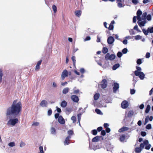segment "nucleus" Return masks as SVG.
Wrapping results in <instances>:
<instances>
[{"instance_id":"nucleus-16","label":"nucleus","mask_w":153,"mask_h":153,"mask_svg":"<svg viewBox=\"0 0 153 153\" xmlns=\"http://www.w3.org/2000/svg\"><path fill=\"white\" fill-rule=\"evenodd\" d=\"M58 121L61 124H63L65 123V121L62 117L60 115L58 118Z\"/></svg>"},{"instance_id":"nucleus-35","label":"nucleus","mask_w":153,"mask_h":153,"mask_svg":"<svg viewBox=\"0 0 153 153\" xmlns=\"http://www.w3.org/2000/svg\"><path fill=\"white\" fill-rule=\"evenodd\" d=\"M108 51V49L106 47H104L102 49V52L104 53H106Z\"/></svg>"},{"instance_id":"nucleus-45","label":"nucleus","mask_w":153,"mask_h":153,"mask_svg":"<svg viewBox=\"0 0 153 153\" xmlns=\"http://www.w3.org/2000/svg\"><path fill=\"white\" fill-rule=\"evenodd\" d=\"M79 89L75 90L74 91L73 93L77 94H79Z\"/></svg>"},{"instance_id":"nucleus-5","label":"nucleus","mask_w":153,"mask_h":153,"mask_svg":"<svg viewBox=\"0 0 153 153\" xmlns=\"http://www.w3.org/2000/svg\"><path fill=\"white\" fill-rule=\"evenodd\" d=\"M142 31L144 34L146 35H147L149 33H153V27H149L147 30L143 29Z\"/></svg>"},{"instance_id":"nucleus-15","label":"nucleus","mask_w":153,"mask_h":153,"mask_svg":"<svg viewBox=\"0 0 153 153\" xmlns=\"http://www.w3.org/2000/svg\"><path fill=\"white\" fill-rule=\"evenodd\" d=\"M42 62V60H40L36 64V66L35 70L36 71H38L40 68V65L41 64Z\"/></svg>"},{"instance_id":"nucleus-61","label":"nucleus","mask_w":153,"mask_h":153,"mask_svg":"<svg viewBox=\"0 0 153 153\" xmlns=\"http://www.w3.org/2000/svg\"><path fill=\"white\" fill-rule=\"evenodd\" d=\"M101 134L103 136H104L106 134V133L105 130H102L101 131Z\"/></svg>"},{"instance_id":"nucleus-18","label":"nucleus","mask_w":153,"mask_h":153,"mask_svg":"<svg viewBox=\"0 0 153 153\" xmlns=\"http://www.w3.org/2000/svg\"><path fill=\"white\" fill-rule=\"evenodd\" d=\"M40 104L42 107H46L47 106L48 102L46 100H43L41 102Z\"/></svg>"},{"instance_id":"nucleus-52","label":"nucleus","mask_w":153,"mask_h":153,"mask_svg":"<svg viewBox=\"0 0 153 153\" xmlns=\"http://www.w3.org/2000/svg\"><path fill=\"white\" fill-rule=\"evenodd\" d=\"M114 27L113 25H112V24H110L108 27V29L109 30H112L113 29Z\"/></svg>"},{"instance_id":"nucleus-54","label":"nucleus","mask_w":153,"mask_h":153,"mask_svg":"<svg viewBox=\"0 0 153 153\" xmlns=\"http://www.w3.org/2000/svg\"><path fill=\"white\" fill-rule=\"evenodd\" d=\"M80 71L82 74H83V73H84L85 72V70L84 68H81L80 69Z\"/></svg>"},{"instance_id":"nucleus-4","label":"nucleus","mask_w":153,"mask_h":153,"mask_svg":"<svg viewBox=\"0 0 153 153\" xmlns=\"http://www.w3.org/2000/svg\"><path fill=\"white\" fill-rule=\"evenodd\" d=\"M134 74L136 76H138L140 78L141 80H143L144 78L145 75L142 72L135 71Z\"/></svg>"},{"instance_id":"nucleus-37","label":"nucleus","mask_w":153,"mask_h":153,"mask_svg":"<svg viewBox=\"0 0 153 153\" xmlns=\"http://www.w3.org/2000/svg\"><path fill=\"white\" fill-rule=\"evenodd\" d=\"M133 113H133V111H130L128 114V116L129 117H131L133 114Z\"/></svg>"},{"instance_id":"nucleus-44","label":"nucleus","mask_w":153,"mask_h":153,"mask_svg":"<svg viewBox=\"0 0 153 153\" xmlns=\"http://www.w3.org/2000/svg\"><path fill=\"white\" fill-rule=\"evenodd\" d=\"M52 113V111L51 109H49L48 111V116H50L51 115Z\"/></svg>"},{"instance_id":"nucleus-63","label":"nucleus","mask_w":153,"mask_h":153,"mask_svg":"<svg viewBox=\"0 0 153 153\" xmlns=\"http://www.w3.org/2000/svg\"><path fill=\"white\" fill-rule=\"evenodd\" d=\"M105 130L107 133H109L111 131L110 129L108 127L106 128L105 129Z\"/></svg>"},{"instance_id":"nucleus-9","label":"nucleus","mask_w":153,"mask_h":153,"mask_svg":"<svg viewBox=\"0 0 153 153\" xmlns=\"http://www.w3.org/2000/svg\"><path fill=\"white\" fill-rule=\"evenodd\" d=\"M68 71L65 69L63 70L61 74V78L62 80H64L65 77L68 76Z\"/></svg>"},{"instance_id":"nucleus-33","label":"nucleus","mask_w":153,"mask_h":153,"mask_svg":"<svg viewBox=\"0 0 153 153\" xmlns=\"http://www.w3.org/2000/svg\"><path fill=\"white\" fill-rule=\"evenodd\" d=\"M71 59L73 61L74 65L75 66L76 62V60H75V57L74 56H72L71 58Z\"/></svg>"},{"instance_id":"nucleus-17","label":"nucleus","mask_w":153,"mask_h":153,"mask_svg":"<svg viewBox=\"0 0 153 153\" xmlns=\"http://www.w3.org/2000/svg\"><path fill=\"white\" fill-rule=\"evenodd\" d=\"M114 39L111 36L109 37L108 39L107 42L109 44H112L114 42Z\"/></svg>"},{"instance_id":"nucleus-55","label":"nucleus","mask_w":153,"mask_h":153,"mask_svg":"<svg viewBox=\"0 0 153 153\" xmlns=\"http://www.w3.org/2000/svg\"><path fill=\"white\" fill-rule=\"evenodd\" d=\"M122 55V53L121 52H119L117 53V56L119 57H120Z\"/></svg>"},{"instance_id":"nucleus-8","label":"nucleus","mask_w":153,"mask_h":153,"mask_svg":"<svg viewBox=\"0 0 153 153\" xmlns=\"http://www.w3.org/2000/svg\"><path fill=\"white\" fill-rule=\"evenodd\" d=\"M143 144L144 145V146L145 145L146 146L145 149H146L149 150L150 148L151 145L149 143L148 140H144Z\"/></svg>"},{"instance_id":"nucleus-27","label":"nucleus","mask_w":153,"mask_h":153,"mask_svg":"<svg viewBox=\"0 0 153 153\" xmlns=\"http://www.w3.org/2000/svg\"><path fill=\"white\" fill-rule=\"evenodd\" d=\"M125 135H122L120 137V140L121 142L125 140Z\"/></svg>"},{"instance_id":"nucleus-62","label":"nucleus","mask_w":153,"mask_h":153,"mask_svg":"<svg viewBox=\"0 0 153 153\" xmlns=\"http://www.w3.org/2000/svg\"><path fill=\"white\" fill-rule=\"evenodd\" d=\"M56 108H57L56 110L57 111L58 113H60V112H61V109L60 108H58L57 106L56 107Z\"/></svg>"},{"instance_id":"nucleus-40","label":"nucleus","mask_w":153,"mask_h":153,"mask_svg":"<svg viewBox=\"0 0 153 153\" xmlns=\"http://www.w3.org/2000/svg\"><path fill=\"white\" fill-rule=\"evenodd\" d=\"M149 116H146V117L145 119V123H144L145 125H146V123H148V122L149 121Z\"/></svg>"},{"instance_id":"nucleus-3","label":"nucleus","mask_w":153,"mask_h":153,"mask_svg":"<svg viewBox=\"0 0 153 153\" xmlns=\"http://www.w3.org/2000/svg\"><path fill=\"white\" fill-rule=\"evenodd\" d=\"M19 120L17 118H10L8 121L7 125L9 126H14L16 123H18Z\"/></svg>"},{"instance_id":"nucleus-32","label":"nucleus","mask_w":153,"mask_h":153,"mask_svg":"<svg viewBox=\"0 0 153 153\" xmlns=\"http://www.w3.org/2000/svg\"><path fill=\"white\" fill-rule=\"evenodd\" d=\"M52 9L54 13H56L57 11V7L55 5H53L52 6Z\"/></svg>"},{"instance_id":"nucleus-42","label":"nucleus","mask_w":153,"mask_h":153,"mask_svg":"<svg viewBox=\"0 0 153 153\" xmlns=\"http://www.w3.org/2000/svg\"><path fill=\"white\" fill-rule=\"evenodd\" d=\"M96 113L100 115H102L103 114L102 113L101 111L98 109H96Z\"/></svg>"},{"instance_id":"nucleus-19","label":"nucleus","mask_w":153,"mask_h":153,"mask_svg":"<svg viewBox=\"0 0 153 153\" xmlns=\"http://www.w3.org/2000/svg\"><path fill=\"white\" fill-rule=\"evenodd\" d=\"M119 88V84L117 83H115L114 84V86L113 88V90L114 92H116L117 90Z\"/></svg>"},{"instance_id":"nucleus-58","label":"nucleus","mask_w":153,"mask_h":153,"mask_svg":"<svg viewBox=\"0 0 153 153\" xmlns=\"http://www.w3.org/2000/svg\"><path fill=\"white\" fill-rule=\"evenodd\" d=\"M25 145V144L22 141L20 144V146L21 147H22L24 146Z\"/></svg>"},{"instance_id":"nucleus-22","label":"nucleus","mask_w":153,"mask_h":153,"mask_svg":"<svg viewBox=\"0 0 153 153\" xmlns=\"http://www.w3.org/2000/svg\"><path fill=\"white\" fill-rule=\"evenodd\" d=\"M67 105V102L65 100H63L61 102V107L64 108L66 107Z\"/></svg>"},{"instance_id":"nucleus-11","label":"nucleus","mask_w":153,"mask_h":153,"mask_svg":"<svg viewBox=\"0 0 153 153\" xmlns=\"http://www.w3.org/2000/svg\"><path fill=\"white\" fill-rule=\"evenodd\" d=\"M121 105L123 108L125 109L128 107V103L127 101L125 100L121 103Z\"/></svg>"},{"instance_id":"nucleus-7","label":"nucleus","mask_w":153,"mask_h":153,"mask_svg":"<svg viewBox=\"0 0 153 153\" xmlns=\"http://www.w3.org/2000/svg\"><path fill=\"white\" fill-rule=\"evenodd\" d=\"M144 147V145L143 143H141L140 145V147H137L135 148V151L137 153H140L142 151V149Z\"/></svg>"},{"instance_id":"nucleus-34","label":"nucleus","mask_w":153,"mask_h":153,"mask_svg":"<svg viewBox=\"0 0 153 153\" xmlns=\"http://www.w3.org/2000/svg\"><path fill=\"white\" fill-rule=\"evenodd\" d=\"M146 18L147 19V20H148L149 21H150L151 20L152 16H151V15L149 14L147 16L146 15Z\"/></svg>"},{"instance_id":"nucleus-53","label":"nucleus","mask_w":153,"mask_h":153,"mask_svg":"<svg viewBox=\"0 0 153 153\" xmlns=\"http://www.w3.org/2000/svg\"><path fill=\"white\" fill-rule=\"evenodd\" d=\"M141 134L142 136L144 137L146 136V133L145 131H141Z\"/></svg>"},{"instance_id":"nucleus-64","label":"nucleus","mask_w":153,"mask_h":153,"mask_svg":"<svg viewBox=\"0 0 153 153\" xmlns=\"http://www.w3.org/2000/svg\"><path fill=\"white\" fill-rule=\"evenodd\" d=\"M39 123L37 122H35L32 125H34L36 126H37L39 125Z\"/></svg>"},{"instance_id":"nucleus-1","label":"nucleus","mask_w":153,"mask_h":153,"mask_svg":"<svg viewBox=\"0 0 153 153\" xmlns=\"http://www.w3.org/2000/svg\"><path fill=\"white\" fill-rule=\"evenodd\" d=\"M17 100H15L10 107L7 110L6 115L7 116H13L14 118L18 117L22 110V105L20 102H17Z\"/></svg>"},{"instance_id":"nucleus-26","label":"nucleus","mask_w":153,"mask_h":153,"mask_svg":"<svg viewBox=\"0 0 153 153\" xmlns=\"http://www.w3.org/2000/svg\"><path fill=\"white\" fill-rule=\"evenodd\" d=\"M89 146L92 149H94V150H95V146L94 144L93 143H90L89 144Z\"/></svg>"},{"instance_id":"nucleus-48","label":"nucleus","mask_w":153,"mask_h":153,"mask_svg":"<svg viewBox=\"0 0 153 153\" xmlns=\"http://www.w3.org/2000/svg\"><path fill=\"white\" fill-rule=\"evenodd\" d=\"M132 2L135 5L137 4L139 2L137 0H132Z\"/></svg>"},{"instance_id":"nucleus-14","label":"nucleus","mask_w":153,"mask_h":153,"mask_svg":"<svg viewBox=\"0 0 153 153\" xmlns=\"http://www.w3.org/2000/svg\"><path fill=\"white\" fill-rule=\"evenodd\" d=\"M116 1L117 6L121 8L123 7V3L124 2V0H116Z\"/></svg>"},{"instance_id":"nucleus-56","label":"nucleus","mask_w":153,"mask_h":153,"mask_svg":"<svg viewBox=\"0 0 153 153\" xmlns=\"http://www.w3.org/2000/svg\"><path fill=\"white\" fill-rule=\"evenodd\" d=\"M59 114L58 113L55 114V115H54L55 118L56 119H57V118H58L60 116H59Z\"/></svg>"},{"instance_id":"nucleus-24","label":"nucleus","mask_w":153,"mask_h":153,"mask_svg":"<svg viewBox=\"0 0 153 153\" xmlns=\"http://www.w3.org/2000/svg\"><path fill=\"white\" fill-rule=\"evenodd\" d=\"M69 90V89L68 88H65L62 91V93L64 94H66L68 92Z\"/></svg>"},{"instance_id":"nucleus-38","label":"nucleus","mask_w":153,"mask_h":153,"mask_svg":"<svg viewBox=\"0 0 153 153\" xmlns=\"http://www.w3.org/2000/svg\"><path fill=\"white\" fill-rule=\"evenodd\" d=\"M66 112L70 113L72 111V108H67L66 109Z\"/></svg>"},{"instance_id":"nucleus-31","label":"nucleus","mask_w":153,"mask_h":153,"mask_svg":"<svg viewBox=\"0 0 153 153\" xmlns=\"http://www.w3.org/2000/svg\"><path fill=\"white\" fill-rule=\"evenodd\" d=\"M142 37L140 35H137L134 36V39L136 40H139L141 39Z\"/></svg>"},{"instance_id":"nucleus-36","label":"nucleus","mask_w":153,"mask_h":153,"mask_svg":"<svg viewBox=\"0 0 153 153\" xmlns=\"http://www.w3.org/2000/svg\"><path fill=\"white\" fill-rule=\"evenodd\" d=\"M68 134H69V136H71V135H73L74 134V132L73 131L71 130H70L68 131Z\"/></svg>"},{"instance_id":"nucleus-28","label":"nucleus","mask_w":153,"mask_h":153,"mask_svg":"<svg viewBox=\"0 0 153 153\" xmlns=\"http://www.w3.org/2000/svg\"><path fill=\"white\" fill-rule=\"evenodd\" d=\"M120 65V64H117L115 65H114L113 67V70H116L117 68H118L119 66Z\"/></svg>"},{"instance_id":"nucleus-2","label":"nucleus","mask_w":153,"mask_h":153,"mask_svg":"<svg viewBox=\"0 0 153 153\" xmlns=\"http://www.w3.org/2000/svg\"><path fill=\"white\" fill-rule=\"evenodd\" d=\"M142 14V11L140 10H138L137 13V19L138 21L137 22L138 24L140 27L144 26L146 22L145 19L147 14V13H144L141 16Z\"/></svg>"},{"instance_id":"nucleus-43","label":"nucleus","mask_w":153,"mask_h":153,"mask_svg":"<svg viewBox=\"0 0 153 153\" xmlns=\"http://www.w3.org/2000/svg\"><path fill=\"white\" fill-rule=\"evenodd\" d=\"M134 29L135 30H137L138 32H141V31L139 30L138 26L137 25H136L135 26H134Z\"/></svg>"},{"instance_id":"nucleus-49","label":"nucleus","mask_w":153,"mask_h":153,"mask_svg":"<svg viewBox=\"0 0 153 153\" xmlns=\"http://www.w3.org/2000/svg\"><path fill=\"white\" fill-rule=\"evenodd\" d=\"M137 63L138 65H140L142 63V61L141 59H138L137 61Z\"/></svg>"},{"instance_id":"nucleus-20","label":"nucleus","mask_w":153,"mask_h":153,"mask_svg":"<svg viewBox=\"0 0 153 153\" xmlns=\"http://www.w3.org/2000/svg\"><path fill=\"white\" fill-rule=\"evenodd\" d=\"M75 15L78 17H79L81 15L82 11L80 10H76L75 11Z\"/></svg>"},{"instance_id":"nucleus-46","label":"nucleus","mask_w":153,"mask_h":153,"mask_svg":"<svg viewBox=\"0 0 153 153\" xmlns=\"http://www.w3.org/2000/svg\"><path fill=\"white\" fill-rule=\"evenodd\" d=\"M146 128L148 129H150L152 128L151 125L150 124H148L146 126Z\"/></svg>"},{"instance_id":"nucleus-25","label":"nucleus","mask_w":153,"mask_h":153,"mask_svg":"<svg viewBox=\"0 0 153 153\" xmlns=\"http://www.w3.org/2000/svg\"><path fill=\"white\" fill-rule=\"evenodd\" d=\"M3 71L1 69H0V82H1L2 81V77L3 76Z\"/></svg>"},{"instance_id":"nucleus-57","label":"nucleus","mask_w":153,"mask_h":153,"mask_svg":"<svg viewBox=\"0 0 153 153\" xmlns=\"http://www.w3.org/2000/svg\"><path fill=\"white\" fill-rule=\"evenodd\" d=\"M135 90L134 89H131L130 91V93L131 94H135Z\"/></svg>"},{"instance_id":"nucleus-6","label":"nucleus","mask_w":153,"mask_h":153,"mask_svg":"<svg viewBox=\"0 0 153 153\" xmlns=\"http://www.w3.org/2000/svg\"><path fill=\"white\" fill-rule=\"evenodd\" d=\"M105 59L107 60H113L115 58V56L114 54L110 55L109 53H108L105 56Z\"/></svg>"},{"instance_id":"nucleus-10","label":"nucleus","mask_w":153,"mask_h":153,"mask_svg":"<svg viewBox=\"0 0 153 153\" xmlns=\"http://www.w3.org/2000/svg\"><path fill=\"white\" fill-rule=\"evenodd\" d=\"M107 85V81L105 79L103 80L100 82V85L102 88H106Z\"/></svg>"},{"instance_id":"nucleus-30","label":"nucleus","mask_w":153,"mask_h":153,"mask_svg":"<svg viewBox=\"0 0 153 153\" xmlns=\"http://www.w3.org/2000/svg\"><path fill=\"white\" fill-rule=\"evenodd\" d=\"M81 115L82 114L81 113H79L77 115L78 120L79 123V125H80V121L81 120Z\"/></svg>"},{"instance_id":"nucleus-29","label":"nucleus","mask_w":153,"mask_h":153,"mask_svg":"<svg viewBox=\"0 0 153 153\" xmlns=\"http://www.w3.org/2000/svg\"><path fill=\"white\" fill-rule=\"evenodd\" d=\"M150 109V106L149 105H148L147 106L146 109L145 110V112L146 113H148Z\"/></svg>"},{"instance_id":"nucleus-12","label":"nucleus","mask_w":153,"mask_h":153,"mask_svg":"<svg viewBox=\"0 0 153 153\" xmlns=\"http://www.w3.org/2000/svg\"><path fill=\"white\" fill-rule=\"evenodd\" d=\"M71 100L75 102H77L79 100L78 97L76 95H73L71 96Z\"/></svg>"},{"instance_id":"nucleus-47","label":"nucleus","mask_w":153,"mask_h":153,"mask_svg":"<svg viewBox=\"0 0 153 153\" xmlns=\"http://www.w3.org/2000/svg\"><path fill=\"white\" fill-rule=\"evenodd\" d=\"M39 149L40 151V153H44L43 150V148L42 146H40L39 147Z\"/></svg>"},{"instance_id":"nucleus-13","label":"nucleus","mask_w":153,"mask_h":153,"mask_svg":"<svg viewBox=\"0 0 153 153\" xmlns=\"http://www.w3.org/2000/svg\"><path fill=\"white\" fill-rule=\"evenodd\" d=\"M71 138V137L70 136H68L66 137L64 142V144L65 145H68L69 144L70 141V139Z\"/></svg>"},{"instance_id":"nucleus-39","label":"nucleus","mask_w":153,"mask_h":153,"mask_svg":"<svg viewBox=\"0 0 153 153\" xmlns=\"http://www.w3.org/2000/svg\"><path fill=\"white\" fill-rule=\"evenodd\" d=\"M71 120L73 121V123H75L76 121V118L75 116H73L71 117Z\"/></svg>"},{"instance_id":"nucleus-21","label":"nucleus","mask_w":153,"mask_h":153,"mask_svg":"<svg viewBox=\"0 0 153 153\" xmlns=\"http://www.w3.org/2000/svg\"><path fill=\"white\" fill-rule=\"evenodd\" d=\"M128 128L126 127H124L121 128L119 130V132H121L123 131H127L128 130Z\"/></svg>"},{"instance_id":"nucleus-51","label":"nucleus","mask_w":153,"mask_h":153,"mask_svg":"<svg viewBox=\"0 0 153 153\" xmlns=\"http://www.w3.org/2000/svg\"><path fill=\"white\" fill-rule=\"evenodd\" d=\"M129 32H130V34L131 35H134L135 33L134 31L132 29H130L129 30Z\"/></svg>"},{"instance_id":"nucleus-41","label":"nucleus","mask_w":153,"mask_h":153,"mask_svg":"<svg viewBox=\"0 0 153 153\" xmlns=\"http://www.w3.org/2000/svg\"><path fill=\"white\" fill-rule=\"evenodd\" d=\"M8 145L10 147H13L15 146V143L14 142H12L9 143Z\"/></svg>"},{"instance_id":"nucleus-23","label":"nucleus","mask_w":153,"mask_h":153,"mask_svg":"<svg viewBox=\"0 0 153 153\" xmlns=\"http://www.w3.org/2000/svg\"><path fill=\"white\" fill-rule=\"evenodd\" d=\"M51 134H56V130L55 128L52 127L51 129Z\"/></svg>"},{"instance_id":"nucleus-50","label":"nucleus","mask_w":153,"mask_h":153,"mask_svg":"<svg viewBox=\"0 0 153 153\" xmlns=\"http://www.w3.org/2000/svg\"><path fill=\"white\" fill-rule=\"evenodd\" d=\"M127 51H128L127 49L126 48H125L123 49L122 50V52L124 54L126 53L127 52Z\"/></svg>"},{"instance_id":"nucleus-60","label":"nucleus","mask_w":153,"mask_h":153,"mask_svg":"<svg viewBox=\"0 0 153 153\" xmlns=\"http://www.w3.org/2000/svg\"><path fill=\"white\" fill-rule=\"evenodd\" d=\"M91 39V38L89 36H87L86 37L85 39V41H88L90 40Z\"/></svg>"},{"instance_id":"nucleus-59","label":"nucleus","mask_w":153,"mask_h":153,"mask_svg":"<svg viewBox=\"0 0 153 153\" xmlns=\"http://www.w3.org/2000/svg\"><path fill=\"white\" fill-rule=\"evenodd\" d=\"M150 57V53H147L146 55V57L149 58Z\"/></svg>"}]
</instances>
